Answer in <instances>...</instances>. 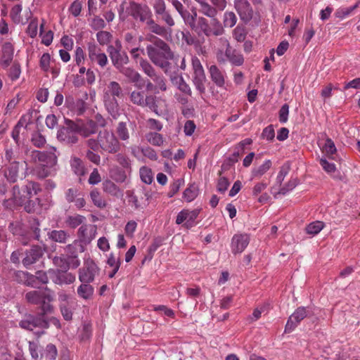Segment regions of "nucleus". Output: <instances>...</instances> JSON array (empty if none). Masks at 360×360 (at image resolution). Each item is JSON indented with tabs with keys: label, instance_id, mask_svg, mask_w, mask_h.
Returning a JSON list of instances; mask_svg holds the SVG:
<instances>
[{
	"label": "nucleus",
	"instance_id": "obj_1",
	"mask_svg": "<svg viewBox=\"0 0 360 360\" xmlns=\"http://www.w3.org/2000/svg\"><path fill=\"white\" fill-rule=\"evenodd\" d=\"M146 39L149 42L146 48L148 58L166 73L170 65L169 60L174 56L169 46L164 40L153 34H148Z\"/></svg>",
	"mask_w": 360,
	"mask_h": 360
},
{
	"label": "nucleus",
	"instance_id": "obj_2",
	"mask_svg": "<svg viewBox=\"0 0 360 360\" xmlns=\"http://www.w3.org/2000/svg\"><path fill=\"white\" fill-rule=\"evenodd\" d=\"M55 152L56 148L53 147L50 151H32L31 160L36 164L33 172L38 179H42L56 175L58 157Z\"/></svg>",
	"mask_w": 360,
	"mask_h": 360
},
{
	"label": "nucleus",
	"instance_id": "obj_3",
	"mask_svg": "<svg viewBox=\"0 0 360 360\" xmlns=\"http://www.w3.org/2000/svg\"><path fill=\"white\" fill-rule=\"evenodd\" d=\"M25 300L32 304L39 305L41 311V315L51 314L53 311V306L51 302L53 300L52 291L46 288L42 290H32L25 294Z\"/></svg>",
	"mask_w": 360,
	"mask_h": 360
},
{
	"label": "nucleus",
	"instance_id": "obj_4",
	"mask_svg": "<svg viewBox=\"0 0 360 360\" xmlns=\"http://www.w3.org/2000/svg\"><path fill=\"white\" fill-rule=\"evenodd\" d=\"M123 96L122 89L117 82L112 81L103 91V101L108 112L114 117L118 115L119 105L117 98Z\"/></svg>",
	"mask_w": 360,
	"mask_h": 360
},
{
	"label": "nucleus",
	"instance_id": "obj_5",
	"mask_svg": "<svg viewBox=\"0 0 360 360\" xmlns=\"http://www.w3.org/2000/svg\"><path fill=\"white\" fill-rule=\"evenodd\" d=\"M100 148L106 153L115 154L120 151L121 143L115 134L108 130H103L98 133Z\"/></svg>",
	"mask_w": 360,
	"mask_h": 360
},
{
	"label": "nucleus",
	"instance_id": "obj_6",
	"mask_svg": "<svg viewBox=\"0 0 360 360\" xmlns=\"http://www.w3.org/2000/svg\"><path fill=\"white\" fill-rule=\"evenodd\" d=\"M8 229L13 235L19 236L18 240L23 245H27L32 238L39 240L40 238L39 227L33 228L30 232L25 230L20 223L15 221L11 223Z\"/></svg>",
	"mask_w": 360,
	"mask_h": 360
},
{
	"label": "nucleus",
	"instance_id": "obj_7",
	"mask_svg": "<svg viewBox=\"0 0 360 360\" xmlns=\"http://www.w3.org/2000/svg\"><path fill=\"white\" fill-rule=\"evenodd\" d=\"M191 64L193 70V83L200 94H204L205 91V83L206 82V76L203 67L199 58L195 56L191 58Z\"/></svg>",
	"mask_w": 360,
	"mask_h": 360
},
{
	"label": "nucleus",
	"instance_id": "obj_8",
	"mask_svg": "<svg viewBox=\"0 0 360 360\" xmlns=\"http://www.w3.org/2000/svg\"><path fill=\"white\" fill-rule=\"evenodd\" d=\"M130 101L141 107H148L150 110L156 112L158 105L156 97L153 95H146L143 91L134 90L129 95Z\"/></svg>",
	"mask_w": 360,
	"mask_h": 360
},
{
	"label": "nucleus",
	"instance_id": "obj_9",
	"mask_svg": "<svg viewBox=\"0 0 360 360\" xmlns=\"http://www.w3.org/2000/svg\"><path fill=\"white\" fill-rule=\"evenodd\" d=\"M77 124L72 121H69L67 123V127H62L58 131V139L66 144L72 145L78 142L77 136Z\"/></svg>",
	"mask_w": 360,
	"mask_h": 360
},
{
	"label": "nucleus",
	"instance_id": "obj_10",
	"mask_svg": "<svg viewBox=\"0 0 360 360\" xmlns=\"http://www.w3.org/2000/svg\"><path fill=\"white\" fill-rule=\"evenodd\" d=\"M100 269L94 260L86 259L83 267L79 269V280L83 283H90L94 281Z\"/></svg>",
	"mask_w": 360,
	"mask_h": 360
},
{
	"label": "nucleus",
	"instance_id": "obj_11",
	"mask_svg": "<svg viewBox=\"0 0 360 360\" xmlns=\"http://www.w3.org/2000/svg\"><path fill=\"white\" fill-rule=\"evenodd\" d=\"M127 12L134 19H139L141 22H146L150 16H152V12L147 5H141L135 2H130L127 8Z\"/></svg>",
	"mask_w": 360,
	"mask_h": 360
},
{
	"label": "nucleus",
	"instance_id": "obj_12",
	"mask_svg": "<svg viewBox=\"0 0 360 360\" xmlns=\"http://www.w3.org/2000/svg\"><path fill=\"white\" fill-rule=\"evenodd\" d=\"M20 162L13 160L12 162L5 164L1 168L0 173L9 183H15L20 178Z\"/></svg>",
	"mask_w": 360,
	"mask_h": 360
},
{
	"label": "nucleus",
	"instance_id": "obj_13",
	"mask_svg": "<svg viewBox=\"0 0 360 360\" xmlns=\"http://www.w3.org/2000/svg\"><path fill=\"white\" fill-rule=\"evenodd\" d=\"M199 212L198 210H189L184 209L177 214L176 224H181L183 222H185L184 226L187 229L191 228L194 226Z\"/></svg>",
	"mask_w": 360,
	"mask_h": 360
},
{
	"label": "nucleus",
	"instance_id": "obj_14",
	"mask_svg": "<svg viewBox=\"0 0 360 360\" xmlns=\"http://www.w3.org/2000/svg\"><path fill=\"white\" fill-rule=\"evenodd\" d=\"M97 228L93 224H83L77 231L79 241L84 245L89 244L96 236Z\"/></svg>",
	"mask_w": 360,
	"mask_h": 360
},
{
	"label": "nucleus",
	"instance_id": "obj_15",
	"mask_svg": "<svg viewBox=\"0 0 360 360\" xmlns=\"http://www.w3.org/2000/svg\"><path fill=\"white\" fill-rule=\"evenodd\" d=\"M307 316L305 307H298L294 313L290 316L285 327V333L292 332L298 324Z\"/></svg>",
	"mask_w": 360,
	"mask_h": 360
},
{
	"label": "nucleus",
	"instance_id": "obj_16",
	"mask_svg": "<svg viewBox=\"0 0 360 360\" xmlns=\"http://www.w3.org/2000/svg\"><path fill=\"white\" fill-rule=\"evenodd\" d=\"M108 52L113 65L120 70L129 63V57L126 53H121L120 49L110 45L108 47Z\"/></svg>",
	"mask_w": 360,
	"mask_h": 360
},
{
	"label": "nucleus",
	"instance_id": "obj_17",
	"mask_svg": "<svg viewBox=\"0 0 360 360\" xmlns=\"http://www.w3.org/2000/svg\"><path fill=\"white\" fill-rule=\"evenodd\" d=\"M234 7L241 20L247 22L252 19L253 11L247 0H234Z\"/></svg>",
	"mask_w": 360,
	"mask_h": 360
},
{
	"label": "nucleus",
	"instance_id": "obj_18",
	"mask_svg": "<svg viewBox=\"0 0 360 360\" xmlns=\"http://www.w3.org/2000/svg\"><path fill=\"white\" fill-rule=\"evenodd\" d=\"M84 195L77 188H70L65 192V200L74 202L77 209L83 208L86 205Z\"/></svg>",
	"mask_w": 360,
	"mask_h": 360
},
{
	"label": "nucleus",
	"instance_id": "obj_19",
	"mask_svg": "<svg viewBox=\"0 0 360 360\" xmlns=\"http://www.w3.org/2000/svg\"><path fill=\"white\" fill-rule=\"evenodd\" d=\"M250 242L248 234H235L231 243V252L233 254H239L245 250Z\"/></svg>",
	"mask_w": 360,
	"mask_h": 360
},
{
	"label": "nucleus",
	"instance_id": "obj_20",
	"mask_svg": "<svg viewBox=\"0 0 360 360\" xmlns=\"http://www.w3.org/2000/svg\"><path fill=\"white\" fill-rule=\"evenodd\" d=\"M89 58L92 62L96 63L101 68H104L108 63V58L105 53L96 44H91L88 48Z\"/></svg>",
	"mask_w": 360,
	"mask_h": 360
},
{
	"label": "nucleus",
	"instance_id": "obj_21",
	"mask_svg": "<svg viewBox=\"0 0 360 360\" xmlns=\"http://www.w3.org/2000/svg\"><path fill=\"white\" fill-rule=\"evenodd\" d=\"M19 326L22 328L32 330L37 327L47 328L49 324L47 321L44 320L41 317H37L30 315L25 319L20 321Z\"/></svg>",
	"mask_w": 360,
	"mask_h": 360
},
{
	"label": "nucleus",
	"instance_id": "obj_22",
	"mask_svg": "<svg viewBox=\"0 0 360 360\" xmlns=\"http://www.w3.org/2000/svg\"><path fill=\"white\" fill-rule=\"evenodd\" d=\"M48 273L50 276H55L53 278V283L58 285L63 284H71L75 281V276L72 273H69L65 271L49 269Z\"/></svg>",
	"mask_w": 360,
	"mask_h": 360
},
{
	"label": "nucleus",
	"instance_id": "obj_23",
	"mask_svg": "<svg viewBox=\"0 0 360 360\" xmlns=\"http://www.w3.org/2000/svg\"><path fill=\"white\" fill-rule=\"evenodd\" d=\"M43 255V250L38 245L32 246L30 250L25 252V256L22 262L25 267H28L36 263Z\"/></svg>",
	"mask_w": 360,
	"mask_h": 360
},
{
	"label": "nucleus",
	"instance_id": "obj_24",
	"mask_svg": "<svg viewBox=\"0 0 360 360\" xmlns=\"http://www.w3.org/2000/svg\"><path fill=\"white\" fill-rule=\"evenodd\" d=\"M14 54V45L11 41H6L1 46V65L7 68L11 63Z\"/></svg>",
	"mask_w": 360,
	"mask_h": 360
},
{
	"label": "nucleus",
	"instance_id": "obj_25",
	"mask_svg": "<svg viewBox=\"0 0 360 360\" xmlns=\"http://www.w3.org/2000/svg\"><path fill=\"white\" fill-rule=\"evenodd\" d=\"M210 78L215 85L219 88L225 85L226 72L216 65H212L208 69Z\"/></svg>",
	"mask_w": 360,
	"mask_h": 360
},
{
	"label": "nucleus",
	"instance_id": "obj_26",
	"mask_svg": "<svg viewBox=\"0 0 360 360\" xmlns=\"http://www.w3.org/2000/svg\"><path fill=\"white\" fill-rule=\"evenodd\" d=\"M224 43L226 45L225 56L229 61L234 65H241L244 62L243 55L239 51L231 47L227 40H224Z\"/></svg>",
	"mask_w": 360,
	"mask_h": 360
},
{
	"label": "nucleus",
	"instance_id": "obj_27",
	"mask_svg": "<svg viewBox=\"0 0 360 360\" xmlns=\"http://www.w3.org/2000/svg\"><path fill=\"white\" fill-rule=\"evenodd\" d=\"M119 71L127 77L131 82L135 84V86L141 89L144 82L141 75L131 68H124V66Z\"/></svg>",
	"mask_w": 360,
	"mask_h": 360
},
{
	"label": "nucleus",
	"instance_id": "obj_28",
	"mask_svg": "<svg viewBox=\"0 0 360 360\" xmlns=\"http://www.w3.org/2000/svg\"><path fill=\"white\" fill-rule=\"evenodd\" d=\"M41 191V186L39 183L34 181H29L22 187V196L25 199H30L34 195H37Z\"/></svg>",
	"mask_w": 360,
	"mask_h": 360
},
{
	"label": "nucleus",
	"instance_id": "obj_29",
	"mask_svg": "<svg viewBox=\"0 0 360 360\" xmlns=\"http://www.w3.org/2000/svg\"><path fill=\"white\" fill-rule=\"evenodd\" d=\"M271 166V161L266 160L262 165L253 167L251 171V179L262 178L270 169Z\"/></svg>",
	"mask_w": 360,
	"mask_h": 360
},
{
	"label": "nucleus",
	"instance_id": "obj_30",
	"mask_svg": "<svg viewBox=\"0 0 360 360\" xmlns=\"http://www.w3.org/2000/svg\"><path fill=\"white\" fill-rule=\"evenodd\" d=\"M77 134L86 138L96 132V124L94 121H89L81 125L77 124Z\"/></svg>",
	"mask_w": 360,
	"mask_h": 360
},
{
	"label": "nucleus",
	"instance_id": "obj_31",
	"mask_svg": "<svg viewBox=\"0 0 360 360\" xmlns=\"http://www.w3.org/2000/svg\"><path fill=\"white\" fill-rule=\"evenodd\" d=\"M145 138L148 143L154 146L162 147L165 142L164 136L158 131H149L146 134Z\"/></svg>",
	"mask_w": 360,
	"mask_h": 360
},
{
	"label": "nucleus",
	"instance_id": "obj_32",
	"mask_svg": "<svg viewBox=\"0 0 360 360\" xmlns=\"http://www.w3.org/2000/svg\"><path fill=\"white\" fill-rule=\"evenodd\" d=\"M13 197L11 198L8 200H5L3 202V206L4 208L8 210H13L17 206H21L24 200L22 199V198H18L15 196V193L19 191V187L18 186H14L13 188Z\"/></svg>",
	"mask_w": 360,
	"mask_h": 360
},
{
	"label": "nucleus",
	"instance_id": "obj_33",
	"mask_svg": "<svg viewBox=\"0 0 360 360\" xmlns=\"http://www.w3.org/2000/svg\"><path fill=\"white\" fill-rule=\"evenodd\" d=\"M143 37L140 36L136 37L132 33L127 32L124 36V41L126 49L129 51L131 49H134L138 46H141V43L143 41Z\"/></svg>",
	"mask_w": 360,
	"mask_h": 360
},
{
	"label": "nucleus",
	"instance_id": "obj_34",
	"mask_svg": "<svg viewBox=\"0 0 360 360\" xmlns=\"http://www.w3.org/2000/svg\"><path fill=\"white\" fill-rule=\"evenodd\" d=\"M107 264L112 268V271L108 274L109 278H112L115 276L120 267V257L119 255L116 256L114 253L111 252L108 257Z\"/></svg>",
	"mask_w": 360,
	"mask_h": 360
},
{
	"label": "nucleus",
	"instance_id": "obj_35",
	"mask_svg": "<svg viewBox=\"0 0 360 360\" xmlns=\"http://www.w3.org/2000/svg\"><path fill=\"white\" fill-rule=\"evenodd\" d=\"M48 236L54 242L65 243L69 238V234L63 230H53L48 233Z\"/></svg>",
	"mask_w": 360,
	"mask_h": 360
},
{
	"label": "nucleus",
	"instance_id": "obj_36",
	"mask_svg": "<svg viewBox=\"0 0 360 360\" xmlns=\"http://www.w3.org/2000/svg\"><path fill=\"white\" fill-rule=\"evenodd\" d=\"M145 22L148 27V29L151 32L160 36H164L166 34L165 28L156 23L153 19L152 16H150V18Z\"/></svg>",
	"mask_w": 360,
	"mask_h": 360
},
{
	"label": "nucleus",
	"instance_id": "obj_37",
	"mask_svg": "<svg viewBox=\"0 0 360 360\" xmlns=\"http://www.w3.org/2000/svg\"><path fill=\"white\" fill-rule=\"evenodd\" d=\"M172 82L177 86V88L184 94L191 96L192 91L189 85L185 82L181 76H176L171 78Z\"/></svg>",
	"mask_w": 360,
	"mask_h": 360
},
{
	"label": "nucleus",
	"instance_id": "obj_38",
	"mask_svg": "<svg viewBox=\"0 0 360 360\" xmlns=\"http://www.w3.org/2000/svg\"><path fill=\"white\" fill-rule=\"evenodd\" d=\"M94 292V288L92 285H89V283H82L77 288V294L78 295L83 298L84 300L90 299Z\"/></svg>",
	"mask_w": 360,
	"mask_h": 360
},
{
	"label": "nucleus",
	"instance_id": "obj_39",
	"mask_svg": "<svg viewBox=\"0 0 360 360\" xmlns=\"http://www.w3.org/2000/svg\"><path fill=\"white\" fill-rule=\"evenodd\" d=\"M103 190L104 192L112 196L119 197L122 195V192L119 187L110 180H106L103 183Z\"/></svg>",
	"mask_w": 360,
	"mask_h": 360
},
{
	"label": "nucleus",
	"instance_id": "obj_40",
	"mask_svg": "<svg viewBox=\"0 0 360 360\" xmlns=\"http://www.w3.org/2000/svg\"><path fill=\"white\" fill-rule=\"evenodd\" d=\"M224 33V28L219 20L215 18H213L210 25V28L207 31V37H210L212 35L214 36H220Z\"/></svg>",
	"mask_w": 360,
	"mask_h": 360
},
{
	"label": "nucleus",
	"instance_id": "obj_41",
	"mask_svg": "<svg viewBox=\"0 0 360 360\" xmlns=\"http://www.w3.org/2000/svg\"><path fill=\"white\" fill-rule=\"evenodd\" d=\"M116 133L122 141H127L129 139V131L127 126V123L120 122L116 127Z\"/></svg>",
	"mask_w": 360,
	"mask_h": 360
},
{
	"label": "nucleus",
	"instance_id": "obj_42",
	"mask_svg": "<svg viewBox=\"0 0 360 360\" xmlns=\"http://www.w3.org/2000/svg\"><path fill=\"white\" fill-rule=\"evenodd\" d=\"M198 195V188L195 184H191L184 191L183 198L190 202L193 201Z\"/></svg>",
	"mask_w": 360,
	"mask_h": 360
},
{
	"label": "nucleus",
	"instance_id": "obj_43",
	"mask_svg": "<svg viewBox=\"0 0 360 360\" xmlns=\"http://www.w3.org/2000/svg\"><path fill=\"white\" fill-rule=\"evenodd\" d=\"M85 220V217L80 214H75L72 216H68L65 220V224L68 226L75 229L80 224H82Z\"/></svg>",
	"mask_w": 360,
	"mask_h": 360
},
{
	"label": "nucleus",
	"instance_id": "obj_44",
	"mask_svg": "<svg viewBox=\"0 0 360 360\" xmlns=\"http://www.w3.org/2000/svg\"><path fill=\"white\" fill-rule=\"evenodd\" d=\"M18 275L23 277V279H20L19 283H22L27 286L36 287V281L37 280L36 276L22 271H18Z\"/></svg>",
	"mask_w": 360,
	"mask_h": 360
},
{
	"label": "nucleus",
	"instance_id": "obj_45",
	"mask_svg": "<svg viewBox=\"0 0 360 360\" xmlns=\"http://www.w3.org/2000/svg\"><path fill=\"white\" fill-rule=\"evenodd\" d=\"M140 178L146 184H150L153 181V174L150 168L143 166L139 170Z\"/></svg>",
	"mask_w": 360,
	"mask_h": 360
},
{
	"label": "nucleus",
	"instance_id": "obj_46",
	"mask_svg": "<svg viewBox=\"0 0 360 360\" xmlns=\"http://www.w3.org/2000/svg\"><path fill=\"white\" fill-rule=\"evenodd\" d=\"M322 150L329 158L335 159L334 155L336 154L337 149L332 139L328 138L326 140Z\"/></svg>",
	"mask_w": 360,
	"mask_h": 360
},
{
	"label": "nucleus",
	"instance_id": "obj_47",
	"mask_svg": "<svg viewBox=\"0 0 360 360\" xmlns=\"http://www.w3.org/2000/svg\"><path fill=\"white\" fill-rule=\"evenodd\" d=\"M71 167L77 175L83 176L85 174V167L79 158H74L71 160Z\"/></svg>",
	"mask_w": 360,
	"mask_h": 360
},
{
	"label": "nucleus",
	"instance_id": "obj_48",
	"mask_svg": "<svg viewBox=\"0 0 360 360\" xmlns=\"http://www.w3.org/2000/svg\"><path fill=\"white\" fill-rule=\"evenodd\" d=\"M359 4L360 2H357L356 4L350 7L340 8L335 12L336 17L341 19L347 18V16L350 15L352 13L359 7Z\"/></svg>",
	"mask_w": 360,
	"mask_h": 360
},
{
	"label": "nucleus",
	"instance_id": "obj_49",
	"mask_svg": "<svg viewBox=\"0 0 360 360\" xmlns=\"http://www.w3.org/2000/svg\"><path fill=\"white\" fill-rule=\"evenodd\" d=\"M199 11L207 17L214 18L217 14V10L208 4L205 0L200 4Z\"/></svg>",
	"mask_w": 360,
	"mask_h": 360
},
{
	"label": "nucleus",
	"instance_id": "obj_50",
	"mask_svg": "<svg viewBox=\"0 0 360 360\" xmlns=\"http://www.w3.org/2000/svg\"><path fill=\"white\" fill-rule=\"evenodd\" d=\"M297 184V181L296 179H290L277 193H274V197L277 198L278 195H285L295 188Z\"/></svg>",
	"mask_w": 360,
	"mask_h": 360
},
{
	"label": "nucleus",
	"instance_id": "obj_51",
	"mask_svg": "<svg viewBox=\"0 0 360 360\" xmlns=\"http://www.w3.org/2000/svg\"><path fill=\"white\" fill-rule=\"evenodd\" d=\"M96 39L101 45H107L112 41V35L107 31H99L96 34Z\"/></svg>",
	"mask_w": 360,
	"mask_h": 360
},
{
	"label": "nucleus",
	"instance_id": "obj_52",
	"mask_svg": "<svg viewBox=\"0 0 360 360\" xmlns=\"http://www.w3.org/2000/svg\"><path fill=\"white\" fill-rule=\"evenodd\" d=\"M140 66L143 72L150 77L151 79L154 77L157 73L151 65V64L146 59H141L140 61Z\"/></svg>",
	"mask_w": 360,
	"mask_h": 360
},
{
	"label": "nucleus",
	"instance_id": "obj_53",
	"mask_svg": "<svg viewBox=\"0 0 360 360\" xmlns=\"http://www.w3.org/2000/svg\"><path fill=\"white\" fill-rule=\"evenodd\" d=\"M324 227V224L322 221H316L309 224L306 227V231L310 235L318 234Z\"/></svg>",
	"mask_w": 360,
	"mask_h": 360
},
{
	"label": "nucleus",
	"instance_id": "obj_54",
	"mask_svg": "<svg viewBox=\"0 0 360 360\" xmlns=\"http://www.w3.org/2000/svg\"><path fill=\"white\" fill-rule=\"evenodd\" d=\"M146 51V49L141 46H138L134 49H131V50L129 51L132 59L139 63L141 59H144L142 56L145 55Z\"/></svg>",
	"mask_w": 360,
	"mask_h": 360
},
{
	"label": "nucleus",
	"instance_id": "obj_55",
	"mask_svg": "<svg viewBox=\"0 0 360 360\" xmlns=\"http://www.w3.org/2000/svg\"><path fill=\"white\" fill-rule=\"evenodd\" d=\"M90 198L93 202V203L98 207H104L105 206V203L101 196L100 193L96 189H94L90 193Z\"/></svg>",
	"mask_w": 360,
	"mask_h": 360
},
{
	"label": "nucleus",
	"instance_id": "obj_56",
	"mask_svg": "<svg viewBox=\"0 0 360 360\" xmlns=\"http://www.w3.org/2000/svg\"><path fill=\"white\" fill-rule=\"evenodd\" d=\"M184 18L185 22L193 30L195 28V21L197 18V13L195 11L193 14H191L189 12L185 11L181 14Z\"/></svg>",
	"mask_w": 360,
	"mask_h": 360
},
{
	"label": "nucleus",
	"instance_id": "obj_57",
	"mask_svg": "<svg viewBox=\"0 0 360 360\" xmlns=\"http://www.w3.org/2000/svg\"><path fill=\"white\" fill-rule=\"evenodd\" d=\"M236 22L237 18L233 12H225L224 15V25L225 27H232Z\"/></svg>",
	"mask_w": 360,
	"mask_h": 360
},
{
	"label": "nucleus",
	"instance_id": "obj_58",
	"mask_svg": "<svg viewBox=\"0 0 360 360\" xmlns=\"http://www.w3.org/2000/svg\"><path fill=\"white\" fill-rule=\"evenodd\" d=\"M44 22L40 25V35L41 37V43L46 46H49L53 38V32L49 30L47 32H43Z\"/></svg>",
	"mask_w": 360,
	"mask_h": 360
},
{
	"label": "nucleus",
	"instance_id": "obj_59",
	"mask_svg": "<svg viewBox=\"0 0 360 360\" xmlns=\"http://www.w3.org/2000/svg\"><path fill=\"white\" fill-rule=\"evenodd\" d=\"M22 11V6L20 4L14 6L11 11V18L15 23H20L22 21L20 13Z\"/></svg>",
	"mask_w": 360,
	"mask_h": 360
},
{
	"label": "nucleus",
	"instance_id": "obj_60",
	"mask_svg": "<svg viewBox=\"0 0 360 360\" xmlns=\"http://www.w3.org/2000/svg\"><path fill=\"white\" fill-rule=\"evenodd\" d=\"M210 25L208 24L207 20L202 17L198 18L197 20V24H195V28L194 30L196 31H201L206 35L207 34Z\"/></svg>",
	"mask_w": 360,
	"mask_h": 360
},
{
	"label": "nucleus",
	"instance_id": "obj_61",
	"mask_svg": "<svg viewBox=\"0 0 360 360\" xmlns=\"http://www.w3.org/2000/svg\"><path fill=\"white\" fill-rule=\"evenodd\" d=\"M85 59V53L83 49L80 46H77L75 51L74 60L76 65L81 66Z\"/></svg>",
	"mask_w": 360,
	"mask_h": 360
},
{
	"label": "nucleus",
	"instance_id": "obj_62",
	"mask_svg": "<svg viewBox=\"0 0 360 360\" xmlns=\"http://www.w3.org/2000/svg\"><path fill=\"white\" fill-rule=\"evenodd\" d=\"M31 141L34 146L37 148H41L46 143V139L40 133L35 132L32 136Z\"/></svg>",
	"mask_w": 360,
	"mask_h": 360
},
{
	"label": "nucleus",
	"instance_id": "obj_63",
	"mask_svg": "<svg viewBox=\"0 0 360 360\" xmlns=\"http://www.w3.org/2000/svg\"><path fill=\"white\" fill-rule=\"evenodd\" d=\"M21 74L20 65L18 63H14L11 67L8 72V77L11 80H16L20 77Z\"/></svg>",
	"mask_w": 360,
	"mask_h": 360
},
{
	"label": "nucleus",
	"instance_id": "obj_64",
	"mask_svg": "<svg viewBox=\"0 0 360 360\" xmlns=\"http://www.w3.org/2000/svg\"><path fill=\"white\" fill-rule=\"evenodd\" d=\"M53 262L55 266L60 269V271H66L70 268V264L66 261L65 259L62 257H54L53 259Z\"/></svg>",
	"mask_w": 360,
	"mask_h": 360
}]
</instances>
